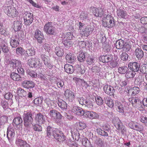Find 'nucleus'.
I'll list each match as a JSON object with an SVG mask.
<instances>
[{
    "label": "nucleus",
    "instance_id": "f257e3e1",
    "mask_svg": "<svg viewBox=\"0 0 147 147\" xmlns=\"http://www.w3.org/2000/svg\"><path fill=\"white\" fill-rule=\"evenodd\" d=\"M47 136L49 138L53 139L55 138L56 140L60 142L64 141L65 137L63 134L56 129H54L52 127L48 126L46 129Z\"/></svg>",
    "mask_w": 147,
    "mask_h": 147
},
{
    "label": "nucleus",
    "instance_id": "f03ea898",
    "mask_svg": "<svg viewBox=\"0 0 147 147\" xmlns=\"http://www.w3.org/2000/svg\"><path fill=\"white\" fill-rule=\"evenodd\" d=\"M112 122L116 128L122 134H124L127 131L126 127L123 125L118 118L113 119Z\"/></svg>",
    "mask_w": 147,
    "mask_h": 147
},
{
    "label": "nucleus",
    "instance_id": "7ed1b4c3",
    "mask_svg": "<svg viewBox=\"0 0 147 147\" xmlns=\"http://www.w3.org/2000/svg\"><path fill=\"white\" fill-rule=\"evenodd\" d=\"M114 18L110 15H107L104 18L103 21V25L105 27L111 28L113 27L115 25L114 21Z\"/></svg>",
    "mask_w": 147,
    "mask_h": 147
},
{
    "label": "nucleus",
    "instance_id": "20e7f679",
    "mask_svg": "<svg viewBox=\"0 0 147 147\" xmlns=\"http://www.w3.org/2000/svg\"><path fill=\"white\" fill-rule=\"evenodd\" d=\"M5 13L9 17H16L18 14V12L16 9L11 6L5 7L4 8Z\"/></svg>",
    "mask_w": 147,
    "mask_h": 147
},
{
    "label": "nucleus",
    "instance_id": "39448f33",
    "mask_svg": "<svg viewBox=\"0 0 147 147\" xmlns=\"http://www.w3.org/2000/svg\"><path fill=\"white\" fill-rule=\"evenodd\" d=\"M55 28L53 26L52 22H48L45 24L43 29L47 34L52 35L55 34Z\"/></svg>",
    "mask_w": 147,
    "mask_h": 147
},
{
    "label": "nucleus",
    "instance_id": "423d86ee",
    "mask_svg": "<svg viewBox=\"0 0 147 147\" xmlns=\"http://www.w3.org/2000/svg\"><path fill=\"white\" fill-rule=\"evenodd\" d=\"M32 114L31 112H28L24 114V125L26 127H28L32 123L33 119L32 117Z\"/></svg>",
    "mask_w": 147,
    "mask_h": 147
},
{
    "label": "nucleus",
    "instance_id": "0eeeda50",
    "mask_svg": "<svg viewBox=\"0 0 147 147\" xmlns=\"http://www.w3.org/2000/svg\"><path fill=\"white\" fill-rule=\"evenodd\" d=\"M25 25L27 26H29L32 22L33 17L32 14L27 12H25L24 16Z\"/></svg>",
    "mask_w": 147,
    "mask_h": 147
},
{
    "label": "nucleus",
    "instance_id": "6e6552de",
    "mask_svg": "<svg viewBox=\"0 0 147 147\" xmlns=\"http://www.w3.org/2000/svg\"><path fill=\"white\" fill-rule=\"evenodd\" d=\"M128 125L131 128L140 132L144 131V128L142 126L139 125L136 122L131 121L129 123Z\"/></svg>",
    "mask_w": 147,
    "mask_h": 147
},
{
    "label": "nucleus",
    "instance_id": "1a4fd4ad",
    "mask_svg": "<svg viewBox=\"0 0 147 147\" xmlns=\"http://www.w3.org/2000/svg\"><path fill=\"white\" fill-rule=\"evenodd\" d=\"M64 95L66 100L69 102H72L75 99L74 93L69 89L65 90Z\"/></svg>",
    "mask_w": 147,
    "mask_h": 147
},
{
    "label": "nucleus",
    "instance_id": "9d476101",
    "mask_svg": "<svg viewBox=\"0 0 147 147\" xmlns=\"http://www.w3.org/2000/svg\"><path fill=\"white\" fill-rule=\"evenodd\" d=\"M39 59L38 58H34L29 59L28 60V63L31 67H39L41 65Z\"/></svg>",
    "mask_w": 147,
    "mask_h": 147
},
{
    "label": "nucleus",
    "instance_id": "9b49d317",
    "mask_svg": "<svg viewBox=\"0 0 147 147\" xmlns=\"http://www.w3.org/2000/svg\"><path fill=\"white\" fill-rule=\"evenodd\" d=\"M35 119L36 123L40 125L45 123L46 122L44 116L40 113L35 115Z\"/></svg>",
    "mask_w": 147,
    "mask_h": 147
},
{
    "label": "nucleus",
    "instance_id": "f8f14e48",
    "mask_svg": "<svg viewBox=\"0 0 147 147\" xmlns=\"http://www.w3.org/2000/svg\"><path fill=\"white\" fill-rule=\"evenodd\" d=\"M104 91L107 94L110 96H114V93L115 90L111 86L108 85H106L103 88Z\"/></svg>",
    "mask_w": 147,
    "mask_h": 147
},
{
    "label": "nucleus",
    "instance_id": "ddd939ff",
    "mask_svg": "<svg viewBox=\"0 0 147 147\" xmlns=\"http://www.w3.org/2000/svg\"><path fill=\"white\" fill-rule=\"evenodd\" d=\"M15 135V130L13 127L8 128L7 131V136L9 142H12Z\"/></svg>",
    "mask_w": 147,
    "mask_h": 147
},
{
    "label": "nucleus",
    "instance_id": "4468645a",
    "mask_svg": "<svg viewBox=\"0 0 147 147\" xmlns=\"http://www.w3.org/2000/svg\"><path fill=\"white\" fill-rule=\"evenodd\" d=\"M34 37L37 40L38 42L40 43L42 42V40L44 39L43 34L41 31L38 29L36 30L34 35Z\"/></svg>",
    "mask_w": 147,
    "mask_h": 147
},
{
    "label": "nucleus",
    "instance_id": "2eb2a0df",
    "mask_svg": "<svg viewBox=\"0 0 147 147\" xmlns=\"http://www.w3.org/2000/svg\"><path fill=\"white\" fill-rule=\"evenodd\" d=\"M72 113L78 115H83L84 111L82 108L78 106H74L71 109Z\"/></svg>",
    "mask_w": 147,
    "mask_h": 147
},
{
    "label": "nucleus",
    "instance_id": "dca6fc26",
    "mask_svg": "<svg viewBox=\"0 0 147 147\" xmlns=\"http://www.w3.org/2000/svg\"><path fill=\"white\" fill-rule=\"evenodd\" d=\"M79 52V54L77 57L78 60L80 62L84 61L85 59V55L84 51L86 49V47H82Z\"/></svg>",
    "mask_w": 147,
    "mask_h": 147
},
{
    "label": "nucleus",
    "instance_id": "f3484780",
    "mask_svg": "<svg viewBox=\"0 0 147 147\" xmlns=\"http://www.w3.org/2000/svg\"><path fill=\"white\" fill-rule=\"evenodd\" d=\"M129 69L135 72L138 71L140 68V64L136 62H130L128 65Z\"/></svg>",
    "mask_w": 147,
    "mask_h": 147
},
{
    "label": "nucleus",
    "instance_id": "a211bd4d",
    "mask_svg": "<svg viewBox=\"0 0 147 147\" xmlns=\"http://www.w3.org/2000/svg\"><path fill=\"white\" fill-rule=\"evenodd\" d=\"M92 13L95 16L100 17H102L104 14L103 9L101 8H92Z\"/></svg>",
    "mask_w": 147,
    "mask_h": 147
},
{
    "label": "nucleus",
    "instance_id": "6ab92c4d",
    "mask_svg": "<svg viewBox=\"0 0 147 147\" xmlns=\"http://www.w3.org/2000/svg\"><path fill=\"white\" fill-rule=\"evenodd\" d=\"M128 100L132 104L133 106L136 107H138L139 103H141L140 100L136 97H131L129 98Z\"/></svg>",
    "mask_w": 147,
    "mask_h": 147
},
{
    "label": "nucleus",
    "instance_id": "aec40b11",
    "mask_svg": "<svg viewBox=\"0 0 147 147\" xmlns=\"http://www.w3.org/2000/svg\"><path fill=\"white\" fill-rule=\"evenodd\" d=\"M49 114L50 116L52 119H61V114L57 111L52 110L50 111Z\"/></svg>",
    "mask_w": 147,
    "mask_h": 147
},
{
    "label": "nucleus",
    "instance_id": "412c9836",
    "mask_svg": "<svg viewBox=\"0 0 147 147\" xmlns=\"http://www.w3.org/2000/svg\"><path fill=\"white\" fill-rule=\"evenodd\" d=\"M113 56L111 55H107L105 56L102 55L99 58V60L103 63L108 62L111 61Z\"/></svg>",
    "mask_w": 147,
    "mask_h": 147
},
{
    "label": "nucleus",
    "instance_id": "4be33fe9",
    "mask_svg": "<svg viewBox=\"0 0 147 147\" xmlns=\"http://www.w3.org/2000/svg\"><path fill=\"white\" fill-rule=\"evenodd\" d=\"M22 86L27 89L32 88L34 87V83L30 81L25 80L22 84Z\"/></svg>",
    "mask_w": 147,
    "mask_h": 147
},
{
    "label": "nucleus",
    "instance_id": "5701e85b",
    "mask_svg": "<svg viewBox=\"0 0 147 147\" xmlns=\"http://www.w3.org/2000/svg\"><path fill=\"white\" fill-rule=\"evenodd\" d=\"M10 66L13 68L17 69L18 67H21V64L20 62L18 60L16 59L12 60L9 62Z\"/></svg>",
    "mask_w": 147,
    "mask_h": 147
},
{
    "label": "nucleus",
    "instance_id": "b1692460",
    "mask_svg": "<svg viewBox=\"0 0 147 147\" xmlns=\"http://www.w3.org/2000/svg\"><path fill=\"white\" fill-rule=\"evenodd\" d=\"M16 143L19 147H30V145L26 141L19 139L16 141Z\"/></svg>",
    "mask_w": 147,
    "mask_h": 147
},
{
    "label": "nucleus",
    "instance_id": "393cba45",
    "mask_svg": "<svg viewBox=\"0 0 147 147\" xmlns=\"http://www.w3.org/2000/svg\"><path fill=\"white\" fill-rule=\"evenodd\" d=\"M105 103L110 108H112L114 106V102L111 98L109 96L105 97Z\"/></svg>",
    "mask_w": 147,
    "mask_h": 147
},
{
    "label": "nucleus",
    "instance_id": "a878e982",
    "mask_svg": "<svg viewBox=\"0 0 147 147\" xmlns=\"http://www.w3.org/2000/svg\"><path fill=\"white\" fill-rule=\"evenodd\" d=\"M115 106L117 107V111L119 113H123L124 108L121 102L117 100L115 101Z\"/></svg>",
    "mask_w": 147,
    "mask_h": 147
},
{
    "label": "nucleus",
    "instance_id": "bb28decb",
    "mask_svg": "<svg viewBox=\"0 0 147 147\" xmlns=\"http://www.w3.org/2000/svg\"><path fill=\"white\" fill-rule=\"evenodd\" d=\"M10 77L11 79L14 81H19L22 80V77L20 75L15 72L11 73Z\"/></svg>",
    "mask_w": 147,
    "mask_h": 147
},
{
    "label": "nucleus",
    "instance_id": "cd10ccee",
    "mask_svg": "<svg viewBox=\"0 0 147 147\" xmlns=\"http://www.w3.org/2000/svg\"><path fill=\"white\" fill-rule=\"evenodd\" d=\"M64 69L65 71L68 73H72L74 71V69L73 66L68 64L65 65Z\"/></svg>",
    "mask_w": 147,
    "mask_h": 147
},
{
    "label": "nucleus",
    "instance_id": "c85d7f7f",
    "mask_svg": "<svg viewBox=\"0 0 147 147\" xmlns=\"http://www.w3.org/2000/svg\"><path fill=\"white\" fill-rule=\"evenodd\" d=\"M135 55L138 59H140L143 57L144 53L141 49L138 48L135 50Z\"/></svg>",
    "mask_w": 147,
    "mask_h": 147
},
{
    "label": "nucleus",
    "instance_id": "c756f323",
    "mask_svg": "<svg viewBox=\"0 0 147 147\" xmlns=\"http://www.w3.org/2000/svg\"><path fill=\"white\" fill-rule=\"evenodd\" d=\"M22 23L20 21L16 20L14 22V29L15 31L19 30L21 28Z\"/></svg>",
    "mask_w": 147,
    "mask_h": 147
},
{
    "label": "nucleus",
    "instance_id": "7c9ffc66",
    "mask_svg": "<svg viewBox=\"0 0 147 147\" xmlns=\"http://www.w3.org/2000/svg\"><path fill=\"white\" fill-rule=\"evenodd\" d=\"M58 106L62 109H66L67 105L66 102L61 99H59L58 100Z\"/></svg>",
    "mask_w": 147,
    "mask_h": 147
},
{
    "label": "nucleus",
    "instance_id": "2f4dec72",
    "mask_svg": "<svg viewBox=\"0 0 147 147\" xmlns=\"http://www.w3.org/2000/svg\"><path fill=\"white\" fill-rule=\"evenodd\" d=\"M43 98L42 97H38L35 98L33 101L35 106H40L42 103Z\"/></svg>",
    "mask_w": 147,
    "mask_h": 147
},
{
    "label": "nucleus",
    "instance_id": "473e14b6",
    "mask_svg": "<svg viewBox=\"0 0 147 147\" xmlns=\"http://www.w3.org/2000/svg\"><path fill=\"white\" fill-rule=\"evenodd\" d=\"M128 91L132 95H135L139 93L140 89L137 87L135 86L133 88H131L128 90Z\"/></svg>",
    "mask_w": 147,
    "mask_h": 147
},
{
    "label": "nucleus",
    "instance_id": "72a5a7b5",
    "mask_svg": "<svg viewBox=\"0 0 147 147\" xmlns=\"http://www.w3.org/2000/svg\"><path fill=\"white\" fill-rule=\"evenodd\" d=\"M65 58L67 62L69 63H73L74 61V55L71 53L67 54Z\"/></svg>",
    "mask_w": 147,
    "mask_h": 147
},
{
    "label": "nucleus",
    "instance_id": "f704fd0d",
    "mask_svg": "<svg viewBox=\"0 0 147 147\" xmlns=\"http://www.w3.org/2000/svg\"><path fill=\"white\" fill-rule=\"evenodd\" d=\"M61 47H56L55 49V53L58 57H61L64 54L63 49L61 48Z\"/></svg>",
    "mask_w": 147,
    "mask_h": 147
},
{
    "label": "nucleus",
    "instance_id": "c9c22d12",
    "mask_svg": "<svg viewBox=\"0 0 147 147\" xmlns=\"http://www.w3.org/2000/svg\"><path fill=\"white\" fill-rule=\"evenodd\" d=\"M128 70V69L126 66H123L119 67L118 71L120 74H124L126 73Z\"/></svg>",
    "mask_w": 147,
    "mask_h": 147
},
{
    "label": "nucleus",
    "instance_id": "e433bc0d",
    "mask_svg": "<svg viewBox=\"0 0 147 147\" xmlns=\"http://www.w3.org/2000/svg\"><path fill=\"white\" fill-rule=\"evenodd\" d=\"M17 93L21 97L25 96L26 95V92L21 88H18Z\"/></svg>",
    "mask_w": 147,
    "mask_h": 147
},
{
    "label": "nucleus",
    "instance_id": "4c0bfd02",
    "mask_svg": "<svg viewBox=\"0 0 147 147\" xmlns=\"http://www.w3.org/2000/svg\"><path fill=\"white\" fill-rule=\"evenodd\" d=\"M96 130L97 132L99 135L104 136H108V134L107 132H106L104 130H103L100 128H98Z\"/></svg>",
    "mask_w": 147,
    "mask_h": 147
},
{
    "label": "nucleus",
    "instance_id": "58836bf2",
    "mask_svg": "<svg viewBox=\"0 0 147 147\" xmlns=\"http://www.w3.org/2000/svg\"><path fill=\"white\" fill-rule=\"evenodd\" d=\"M136 74L135 72L133 71H127L125 75V77L127 78H133Z\"/></svg>",
    "mask_w": 147,
    "mask_h": 147
},
{
    "label": "nucleus",
    "instance_id": "ea45409f",
    "mask_svg": "<svg viewBox=\"0 0 147 147\" xmlns=\"http://www.w3.org/2000/svg\"><path fill=\"white\" fill-rule=\"evenodd\" d=\"M0 34L5 36H8L9 34V32L7 31V28H0Z\"/></svg>",
    "mask_w": 147,
    "mask_h": 147
},
{
    "label": "nucleus",
    "instance_id": "a19ab883",
    "mask_svg": "<svg viewBox=\"0 0 147 147\" xmlns=\"http://www.w3.org/2000/svg\"><path fill=\"white\" fill-rule=\"evenodd\" d=\"M13 122L16 125H18L22 122V120L21 117H18L14 119Z\"/></svg>",
    "mask_w": 147,
    "mask_h": 147
},
{
    "label": "nucleus",
    "instance_id": "79ce46f5",
    "mask_svg": "<svg viewBox=\"0 0 147 147\" xmlns=\"http://www.w3.org/2000/svg\"><path fill=\"white\" fill-rule=\"evenodd\" d=\"M27 73L32 77L36 78L37 76V73L34 71L28 69L27 71Z\"/></svg>",
    "mask_w": 147,
    "mask_h": 147
},
{
    "label": "nucleus",
    "instance_id": "37998d69",
    "mask_svg": "<svg viewBox=\"0 0 147 147\" xmlns=\"http://www.w3.org/2000/svg\"><path fill=\"white\" fill-rule=\"evenodd\" d=\"M82 144L86 147H89L90 146L91 147V145L87 138H84L82 140Z\"/></svg>",
    "mask_w": 147,
    "mask_h": 147
},
{
    "label": "nucleus",
    "instance_id": "c03bdc74",
    "mask_svg": "<svg viewBox=\"0 0 147 147\" xmlns=\"http://www.w3.org/2000/svg\"><path fill=\"white\" fill-rule=\"evenodd\" d=\"M117 14L119 16H120L122 18H124L127 14L125 11L121 10H118L117 11Z\"/></svg>",
    "mask_w": 147,
    "mask_h": 147
},
{
    "label": "nucleus",
    "instance_id": "a18cd8bd",
    "mask_svg": "<svg viewBox=\"0 0 147 147\" xmlns=\"http://www.w3.org/2000/svg\"><path fill=\"white\" fill-rule=\"evenodd\" d=\"M95 100L97 104L99 105H101L103 104V100L100 96H97L95 97Z\"/></svg>",
    "mask_w": 147,
    "mask_h": 147
},
{
    "label": "nucleus",
    "instance_id": "49530a36",
    "mask_svg": "<svg viewBox=\"0 0 147 147\" xmlns=\"http://www.w3.org/2000/svg\"><path fill=\"white\" fill-rule=\"evenodd\" d=\"M77 126L76 128L77 130L83 129L86 127V124L82 122H79V124Z\"/></svg>",
    "mask_w": 147,
    "mask_h": 147
},
{
    "label": "nucleus",
    "instance_id": "de8ad7c7",
    "mask_svg": "<svg viewBox=\"0 0 147 147\" xmlns=\"http://www.w3.org/2000/svg\"><path fill=\"white\" fill-rule=\"evenodd\" d=\"M19 39L16 38L15 39H11L10 42L11 46H17L19 44Z\"/></svg>",
    "mask_w": 147,
    "mask_h": 147
},
{
    "label": "nucleus",
    "instance_id": "09e8293b",
    "mask_svg": "<svg viewBox=\"0 0 147 147\" xmlns=\"http://www.w3.org/2000/svg\"><path fill=\"white\" fill-rule=\"evenodd\" d=\"M128 58V55L125 52L123 53L120 56V58L123 61L127 60Z\"/></svg>",
    "mask_w": 147,
    "mask_h": 147
},
{
    "label": "nucleus",
    "instance_id": "8fccbe9b",
    "mask_svg": "<svg viewBox=\"0 0 147 147\" xmlns=\"http://www.w3.org/2000/svg\"><path fill=\"white\" fill-rule=\"evenodd\" d=\"M39 124H35L33 125V129L34 131H42V127Z\"/></svg>",
    "mask_w": 147,
    "mask_h": 147
},
{
    "label": "nucleus",
    "instance_id": "3c124183",
    "mask_svg": "<svg viewBox=\"0 0 147 147\" xmlns=\"http://www.w3.org/2000/svg\"><path fill=\"white\" fill-rule=\"evenodd\" d=\"M7 117L5 115H3L0 117V122L2 124H4L7 121Z\"/></svg>",
    "mask_w": 147,
    "mask_h": 147
},
{
    "label": "nucleus",
    "instance_id": "603ef678",
    "mask_svg": "<svg viewBox=\"0 0 147 147\" xmlns=\"http://www.w3.org/2000/svg\"><path fill=\"white\" fill-rule=\"evenodd\" d=\"M83 66L81 65H78V66L77 71L81 74H84L85 72L84 69L83 68Z\"/></svg>",
    "mask_w": 147,
    "mask_h": 147
},
{
    "label": "nucleus",
    "instance_id": "864d4df0",
    "mask_svg": "<svg viewBox=\"0 0 147 147\" xmlns=\"http://www.w3.org/2000/svg\"><path fill=\"white\" fill-rule=\"evenodd\" d=\"M26 52L28 56H32L35 54V51L32 48L28 49L26 50Z\"/></svg>",
    "mask_w": 147,
    "mask_h": 147
},
{
    "label": "nucleus",
    "instance_id": "5fc2aeb1",
    "mask_svg": "<svg viewBox=\"0 0 147 147\" xmlns=\"http://www.w3.org/2000/svg\"><path fill=\"white\" fill-rule=\"evenodd\" d=\"M40 58L44 62V63L45 62H46L47 61H49V57L44 54H42L40 55Z\"/></svg>",
    "mask_w": 147,
    "mask_h": 147
},
{
    "label": "nucleus",
    "instance_id": "6e6d98bb",
    "mask_svg": "<svg viewBox=\"0 0 147 147\" xmlns=\"http://www.w3.org/2000/svg\"><path fill=\"white\" fill-rule=\"evenodd\" d=\"M140 71L143 74L147 73V63L143 64L140 69Z\"/></svg>",
    "mask_w": 147,
    "mask_h": 147
},
{
    "label": "nucleus",
    "instance_id": "4d7b16f0",
    "mask_svg": "<svg viewBox=\"0 0 147 147\" xmlns=\"http://www.w3.org/2000/svg\"><path fill=\"white\" fill-rule=\"evenodd\" d=\"M95 142L98 145V146H103V141H102V139L100 138H97L96 141Z\"/></svg>",
    "mask_w": 147,
    "mask_h": 147
},
{
    "label": "nucleus",
    "instance_id": "13d9d810",
    "mask_svg": "<svg viewBox=\"0 0 147 147\" xmlns=\"http://www.w3.org/2000/svg\"><path fill=\"white\" fill-rule=\"evenodd\" d=\"M116 48L117 49H122L124 51H128L131 49L130 47H116Z\"/></svg>",
    "mask_w": 147,
    "mask_h": 147
},
{
    "label": "nucleus",
    "instance_id": "bf43d9fd",
    "mask_svg": "<svg viewBox=\"0 0 147 147\" xmlns=\"http://www.w3.org/2000/svg\"><path fill=\"white\" fill-rule=\"evenodd\" d=\"M44 64L45 65L50 69H51L53 67V64L50 62V59L49 60V61L45 62Z\"/></svg>",
    "mask_w": 147,
    "mask_h": 147
},
{
    "label": "nucleus",
    "instance_id": "052dcab7",
    "mask_svg": "<svg viewBox=\"0 0 147 147\" xmlns=\"http://www.w3.org/2000/svg\"><path fill=\"white\" fill-rule=\"evenodd\" d=\"M56 82L57 86L59 88H62L64 85V82L61 80H59Z\"/></svg>",
    "mask_w": 147,
    "mask_h": 147
},
{
    "label": "nucleus",
    "instance_id": "680f3d73",
    "mask_svg": "<svg viewBox=\"0 0 147 147\" xmlns=\"http://www.w3.org/2000/svg\"><path fill=\"white\" fill-rule=\"evenodd\" d=\"M124 42L121 39L118 40L115 42V46H124Z\"/></svg>",
    "mask_w": 147,
    "mask_h": 147
},
{
    "label": "nucleus",
    "instance_id": "e2e57ef3",
    "mask_svg": "<svg viewBox=\"0 0 147 147\" xmlns=\"http://www.w3.org/2000/svg\"><path fill=\"white\" fill-rule=\"evenodd\" d=\"M140 120L141 122L144 123L147 126V117L141 116L140 117Z\"/></svg>",
    "mask_w": 147,
    "mask_h": 147
},
{
    "label": "nucleus",
    "instance_id": "0e129e2a",
    "mask_svg": "<svg viewBox=\"0 0 147 147\" xmlns=\"http://www.w3.org/2000/svg\"><path fill=\"white\" fill-rule=\"evenodd\" d=\"M45 101L49 106L52 105H53L54 102L53 100H51L49 98H46L45 99Z\"/></svg>",
    "mask_w": 147,
    "mask_h": 147
},
{
    "label": "nucleus",
    "instance_id": "69168bd1",
    "mask_svg": "<svg viewBox=\"0 0 147 147\" xmlns=\"http://www.w3.org/2000/svg\"><path fill=\"white\" fill-rule=\"evenodd\" d=\"M13 97V95L10 92H8L6 93L4 95V97L7 100L11 99Z\"/></svg>",
    "mask_w": 147,
    "mask_h": 147
},
{
    "label": "nucleus",
    "instance_id": "338daca9",
    "mask_svg": "<svg viewBox=\"0 0 147 147\" xmlns=\"http://www.w3.org/2000/svg\"><path fill=\"white\" fill-rule=\"evenodd\" d=\"M118 64L117 62L116 61H112L110 63V66L114 68L117 66Z\"/></svg>",
    "mask_w": 147,
    "mask_h": 147
},
{
    "label": "nucleus",
    "instance_id": "774afa93",
    "mask_svg": "<svg viewBox=\"0 0 147 147\" xmlns=\"http://www.w3.org/2000/svg\"><path fill=\"white\" fill-rule=\"evenodd\" d=\"M140 22L141 23L143 24H147V17H144L141 18L140 19Z\"/></svg>",
    "mask_w": 147,
    "mask_h": 147
}]
</instances>
